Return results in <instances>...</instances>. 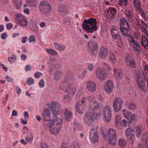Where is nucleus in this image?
I'll list each match as a JSON object with an SVG mask.
<instances>
[{
	"label": "nucleus",
	"mask_w": 148,
	"mask_h": 148,
	"mask_svg": "<svg viewBox=\"0 0 148 148\" xmlns=\"http://www.w3.org/2000/svg\"><path fill=\"white\" fill-rule=\"evenodd\" d=\"M126 62L127 65L131 68H134L136 66L135 63L133 60L129 56H127L125 58Z\"/></svg>",
	"instance_id": "a878e982"
},
{
	"label": "nucleus",
	"mask_w": 148,
	"mask_h": 148,
	"mask_svg": "<svg viewBox=\"0 0 148 148\" xmlns=\"http://www.w3.org/2000/svg\"><path fill=\"white\" fill-rule=\"evenodd\" d=\"M125 14L128 20L130 21H132V15L131 14V13L128 12L126 13Z\"/></svg>",
	"instance_id": "6e6d98bb"
},
{
	"label": "nucleus",
	"mask_w": 148,
	"mask_h": 148,
	"mask_svg": "<svg viewBox=\"0 0 148 148\" xmlns=\"http://www.w3.org/2000/svg\"><path fill=\"white\" fill-rule=\"evenodd\" d=\"M121 120V117L119 115H116L115 118V123L116 126L117 127L120 124Z\"/></svg>",
	"instance_id": "58836bf2"
},
{
	"label": "nucleus",
	"mask_w": 148,
	"mask_h": 148,
	"mask_svg": "<svg viewBox=\"0 0 148 148\" xmlns=\"http://www.w3.org/2000/svg\"><path fill=\"white\" fill-rule=\"evenodd\" d=\"M45 82L43 79H41L38 83L39 86L41 88H43L45 86Z\"/></svg>",
	"instance_id": "3c124183"
},
{
	"label": "nucleus",
	"mask_w": 148,
	"mask_h": 148,
	"mask_svg": "<svg viewBox=\"0 0 148 148\" xmlns=\"http://www.w3.org/2000/svg\"><path fill=\"white\" fill-rule=\"evenodd\" d=\"M114 76L116 80H120L123 77L122 70L120 69L114 68Z\"/></svg>",
	"instance_id": "412c9836"
},
{
	"label": "nucleus",
	"mask_w": 148,
	"mask_h": 148,
	"mask_svg": "<svg viewBox=\"0 0 148 148\" xmlns=\"http://www.w3.org/2000/svg\"><path fill=\"white\" fill-rule=\"evenodd\" d=\"M138 23L142 31L145 33H147V27L145 23L143 21H140L138 22Z\"/></svg>",
	"instance_id": "c756f323"
},
{
	"label": "nucleus",
	"mask_w": 148,
	"mask_h": 148,
	"mask_svg": "<svg viewBox=\"0 0 148 148\" xmlns=\"http://www.w3.org/2000/svg\"><path fill=\"white\" fill-rule=\"evenodd\" d=\"M39 25L41 28H44L46 26V24L44 22H41L39 23Z\"/></svg>",
	"instance_id": "338daca9"
},
{
	"label": "nucleus",
	"mask_w": 148,
	"mask_h": 148,
	"mask_svg": "<svg viewBox=\"0 0 148 148\" xmlns=\"http://www.w3.org/2000/svg\"><path fill=\"white\" fill-rule=\"evenodd\" d=\"M83 110V107L80 104L79 102H77L76 104L75 110L76 112L79 114H81L82 113Z\"/></svg>",
	"instance_id": "473e14b6"
},
{
	"label": "nucleus",
	"mask_w": 148,
	"mask_h": 148,
	"mask_svg": "<svg viewBox=\"0 0 148 148\" xmlns=\"http://www.w3.org/2000/svg\"><path fill=\"white\" fill-rule=\"evenodd\" d=\"M134 131L131 128L127 129L125 131L126 137L129 143L132 145L135 140V137L134 135Z\"/></svg>",
	"instance_id": "9b49d317"
},
{
	"label": "nucleus",
	"mask_w": 148,
	"mask_h": 148,
	"mask_svg": "<svg viewBox=\"0 0 148 148\" xmlns=\"http://www.w3.org/2000/svg\"><path fill=\"white\" fill-rule=\"evenodd\" d=\"M119 144L121 147H124L126 146V142L124 139H120L119 140Z\"/></svg>",
	"instance_id": "ea45409f"
},
{
	"label": "nucleus",
	"mask_w": 148,
	"mask_h": 148,
	"mask_svg": "<svg viewBox=\"0 0 148 148\" xmlns=\"http://www.w3.org/2000/svg\"><path fill=\"white\" fill-rule=\"evenodd\" d=\"M56 111H52L53 116L51 119L50 111L47 108L43 110L42 118L44 123L49 128L51 134L56 135L60 132L62 125V120L59 115L56 114Z\"/></svg>",
	"instance_id": "f257e3e1"
},
{
	"label": "nucleus",
	"mask_w": 148,
	"mask_h": 148,
	"mask_svg": "<svg viewBox=\"0 0 148 148\" xmlns=\"http://www.w3.org/2000/svg\"><path fill=\"white\" fill-rule=\"evenodd\" d=\"M147 136V133L144 132L141 137L143 143L139 144L137 148H148Z\"/></svg>",
	"instance_id": "f3484780"
},
{
	"label": "nucleus",
	"mask_w": 148,
	"mask_h": 148,
	"mask_svg": "<svg viewBox=\"0 0 148 148\" xmlns=\"http://www.w3.org/2000/svg\"><path fill=\"white\" fill-rule=\"evenodd\" d=\"M128 108L130 110L133 111L136 109V106L133 103H131L129 104Z\"/></svg>",
	"instance_id": "c03bdc74"
},
{
	"label": "nucleus",
	"mask_w": 148,
	"mask_h": 148,
	"mask_svg": "<svg viewBox=\"0 0 148 148\" xmlns=\"http://www.w3.org/2000/svg\"><path fill=\"white\" fill-rule=\"evenodd\" d=\"M34 80L33 78L31 77H29L26 83L28 85H31L34 84Z\"/></svg>",
	"instance_id": "09e8293b"
},
{
	"label": "nucleus",
	"mask_w": 148,
	"mask_h": 148,
	"mask_svg": "<svg viewBox=\"0 0 148 148\" xmlns=\"http://www.w3.org/2000/svg\"><path fill=\"white\" fill-rule=\"evenodd\" d=\"M129 40L130 44L132 46L135 52L138 55L141 54V48L137 41L132 36H130Z\"/></svg>",
	"instance_id": "6e6552de"
},
{
	"label": "nucleus",
	"mask_w": 148,
	"mask_h": 148,
	"mask_svg": "<svg viewBox=\"0 0 148 148\" xmlns=\"http://www.w3.org/2000/svg\"><path fill=\"white\" fill-rule=\"evenodd\" d=\"M113 84L111 80H109L105 83L104 86V90L107 93H110L112 92L113 89Z\"/></svg>",
	"instance_id": "6ab92c4d"
},
{
	"label": "nucleus",
	"mask_w": 148,
	"mask_h": 148,
	"mask_svg": "<svg viewBox=\"0 0 148 148\" xmlns=\"http://www.w3.org/2000/svg\"><path fill=\"white\" fill-rule=\"evenodd\" d=\"M116 9L114 8H109L106 13V16L109 19L114 17Z\"/></svg>",
	"instance_id": "5701e85b"
},
{
	"label": "nucleus",
	"mask_w": 148,
	"mask_h": 148,
	"mask_svg": "<svg viewBox=\"0 0 148 148\" xmlns=\"http://www.w3.org/2000/svg\"><path fill=\"white\" fill-rule=\"evenodd\" d=\"M76 90L75 87L72 85H70L67 87L66 90L69 96L73 97L75 95Z\"/></svg>",
	"instance_id": "393cba45"
},
{
	"label": "nucleus",
	"mask_w": 148,
	"mask_h": 148,
	"mask_svg": "<svg viewBox=\"0 0 148 148\" xmlns=\"http://www.w3.org/2000/svg\"><path fill=\"white\" fill-rule=\"evenodd\" d=\"M34 138V136L31 132H28L26 136L25 137V140L27 141V142L29 143H32L33 140Z\"/></svg>",
	"instance_id": "7c9ffc66"
},
{
	"label": "nucleus",
	"mask_w": 148,
	"mask_h": 148,
	"mask_svg": "<svg viewBox=\"0 0 148 148\" xmlns=\"http://www.w3.org/2000/svg\"><path fill=\"white\" fill-rule=\"evenodd\" d=\"M120 22L121 31L124 36H126L127 33V30L128 28V23L124 18L121 19Z\"/></svg>",
	"instance_id": "ddd939ff"
},
{
	"label": "nucleus",
	"mask_w": 148,
	"mask_h": 148,
	"mask_svg": "<svg viewBox=\"0 0 148 148\" xmlns=\"http://www.w3.org/2000/svg\"><path fill=\"white\" fill-rule=\"evenodd\" d=\"M127 0H119L118 5L120 6H125L127 5Z\"/></svg>",
	"instance_id": "37998d69"
},
{
	"label": "nucleus",
	"mask_w": 148,
	"mask_h": 148,
	"mask_svg": "<svg viewBox=\"0 0 148 148\" xmlns=\"http://www.w3.org/2000/svg\"><path fill=\"white\" fill-rule=\"evenodd\" d=\"M82 25V29L88 33H92L97 30V20L95 18L84 20Z\"/></svg>",
	"instance_id": "7ed1b4c3"
},
{
	"label": "nucleus",
	"mask_w": 148,
	"mask_h": 148,
	"mask_svg": "<svg viewBox=\"0 0 148 148\" xmlns=\"http://www.w3.org/2000/svg\"><path fill=\"white\" fill-rule=\"evenodd\" d=\"M111 34L112 36V38L114 39H116L119 38V36L118 35L116 34L113 31L111 32Z\"/></svg>",
	"instance_id": "603ef678"
},
{
	"label": "nucleus",
	"mask_w": 148,
	"mask_h": 148,
	"mask_svg": "<svg viewBox=\"0 0 148 148\" xmlns=\"http://www.w3.org/2000/svg\"><path fill=\"white\" fill-rule=\"evenodd\" d=\"M5 78L7 81H8L9 82L12 83L13 81V79L12 78L8 76H6Z\"/></svg>",
	"instance_id": "052dcab7"
},
{
	"label": "nucleus",
	"mask_w": 148,
	"mask_h": 148,
	"mask_svg": "<svg viewBox=\"0 0 148 148\" xmlns=\"http://www.w3.org/2000/svg\"><path fill=\"white\" fill-rule=\"evenodd\" d=\"M74 131H79L82 129L81 126L78 123H75L74 124Z\"/></svg>",
	"instance_id": "79ce46f5"
},
{
	"label": "nucleus",
	"mask_w": 148,
	"mask_h": 148,
	"mask_svg": "<svg viewBox=\"0 0 148 148\" xmlns=\"http://www.w3.org/2000/svg\"><path fill=\"white\" fill-rule=\"evenodd\" d=\"M28 40L30 42H34L36 40V38L34 35H32L29 37Z\"/></svg>",
	"instance_id": "de8ad7c7"
},
{
	"label": "nucleus",
	"mask_w": 148,
	"mask_h": 148,
	"mask_svg": "<svg viewBox=\"0 0 148 148\" xmlns=\"http://www.w3.org/2000/svg\"><path fill=\"white\" fill-rule=\"evenodd\" d=\"M136 79L139 88L144 92H147V89L145 83V77L143 71L138 72L137 73Z\"/></svg>",
	"instance_id": "20e7f679"
},
{
	"label": "nucleus",
	"mask_w": 148,
	"mask_h": 148,
	"mask_svg": "<svg viewBox=\"0 0 148 148\" xmlns=\"http://www.w3.org/2000/svg\"><path fill=\"white\" fill-rule=\"evenodd\" d=\"M27 4H24V7L26 8L28 5L34 8H36L37 5V0H26Z\"/></svg>",
	"instance_id": "bb28decb"
},
{
	"label": "nucleus",
	"mask_w": 148,
	"mask_h": 148,
	"mask_svg": "<svg viewBox=\"0 0 148 148\" xmlns=\"http://www.w3.org/2000/svg\"><path fill=\"white\" fill-rule=\"evenodd\" d=\"M102 134L104 139L107 140L109 143L112 145H115L116 141V134L115 130L113 129H109L108 134L106 136L103 132Z\"/></svg>",
	"instance_id": "39448f33"
},
{
	"label": "nucleus",
	"mask_w": 148,
	"mask_h": 148,
	"mask_svg": "<svg viewBox=\"0 0 148 148\" xmlns=\"http://www.w3.org/2000/svg\"><path fill=\"white\" fill-rule=\"evenodd\" d=\"M74 75L72 73L69 74V73L67 74L65 77V79H68L71 80H73L74 79Z\"/></svg>",
	"instance_id": "a18cd8bd"
},
{
	"label": "nucleus",
	"mask_w": 148,
	"mask_h": 148,
	"mask_svg": "<svg viewBox=\"0 0 148 148\" xmlns=\"http://www.w3.org/2000/svg\"><path fill=\"white\" fill-rule=\"evenodd\" d=\"M71 96L68 95H66L64 96V101L65 102L67 103L70 102L71 100Z\"/></svg>",
	"instance_id": "49530a36"
},
{
	"label": "nucleus",
	"mask_w": 148,
	"mask_h": 148,
	"mask_svg": "<svg viewBox=\"0 0 148 148\" xmlns=\"http://www.w3.org/2000/svg\"><path fill=\"white\" fill-rule=\"evenodd\" d=\"M13 3L16 9H20L22 5L21 0H13Z\"/></svg>",
	"instance_id": "72a5a7b5"
},
{
	"label": "nucleus",
	"mask_w": 148,
	"mask_h": 148,
	"mask_svg": "<svg viewBox=\"0 0 148 148\" xmlns=\"http://www.w3.org/2000/svg\"><path fill=\"white\" fill-rule=\"evenodd\" d=\"M97 77L101 81L104 80L107 77V75L103 69L101 68H99L96 71Z\"/></svg>",
	"instance_id": "dca6fc26"
},
{
	"label": "nucleus",
	"mask_w": 148,
	"mask_h": 148,
	"mask_svg": "<svg viewBox=\"0 0 148 148\" xmlns=\"http://www.w3.org/2000/svg\"><path fill=\"white\" fill-rule=\"evenodd\" d=\"M54 79L55 80H58L60 79L62 77V73L60 71H56L54 75Z\"/></svg>",
	"instance_id": "4c0bfd02"
},
{
	"label": "nucleus",
	"mask_w": 148,
	"mask_h": 148,
	"mask_svg": "<svg viewBox=\"0 0 148 148\" xmlns=\"http://www.w3.org/2000/svg\"><path fill=\"white\" fill-rule=\"evenodd\" d=\"M7 37V34L6 33H3L1 34V38L3 40L5 39Z\"/></svg>",
	"instance_id": "e2e57ef3"
},
{
	"label": "nucleus",
	"mask_w": 148,
	"mask_h": 148,
	"mask_svg": "<svg viewBox=\"0 0 148 148\" xmlns=\"http://www.w3.org/2000/svg\"><path fill=\"white\" fill-rule=\"evenodd\" d=\"M86 72L87 70L86 69H85L82 72L81 75H79L78 76V78L80 79L83 78L85 77L86 74Z\"/></svg>",
	"instance_id": "8fccbe9b"
},
{
	"label": "nucleus",
	"mask_w": 148,
	"mask_h": 148,
	"mask_svg": "<svg viewBox=\"0 0 148 148\" xmlns=\"http://www.w3.org/2000/svg\"><path fill=\"white\" fill-rule=\"evenodd\" d=\"M56 62V60H55L53 58L50 60L48 62V64H49V66H51L53 65H54Z\"/></svg>",
	"instance_id": "864d4df0"
},
{
	"label": "nucleus",
	"mask_w": 148,
	"mask_h": 148,
	"mask_svg": "<svg viewBox=\"0 0 148 148\" xmlns=\"http://www.w3.org/2000/svg\"><path fill=\"white\" fill-rule=\"evenodd\" d=\"M28 38V37L27 36L23 37L21 39V42L23 44L25 43Z\"/></svg>",
	"instance_id": "680f3d73"
},
{
	"label": "nucleus",
	"mask_w": 148,
	"mask_h": 148,
	"mask_svg": "<svg viewBox=\"0 0 148 148\" xmlns=\"http://www.w3.org/2000/svg\"><path fill=\"white\" fill-rule=\"evenodd\" d=\"M88 49L92 55H96L97 54L99 46L94 41H91L88 43Z\"/></svg>",
	"instance_id": "4468645a"
},
{
	"label": "nucleus",
	"mask_w": 148,
	"mask_h": 148,
	"mask_svg": "<svg viewBox=\"0 0 148 148\" xmlns=\"http://www.w3.org/2000/svg\"><path fill=\"white\" fill-rule=\"evenodd\" d=\"M109 57L111 62L114 64L115 63L116 60L115 54L112 52H110L109 55Z\"/></svg>",
	"instance_id": "e433bc0d"
},
{
	"label": "nucleus",
	"mask_w": 148,
	"mask_h": 148,
	"mask_svg": "<svg viewBox=\"0 0 148 148\" xmlns=\"http://www.w3.org/2000/svg\"><path fill=\"white\" fill-rule=\"evenodd\" d=\"M133 131H134L137 137H139L141 135L143 130V128L142 125H138L137 126H133Z\"/></svg>",
	"instance_id": "b1692460"
},
{
	"label": "nucleus",
	"mask_w": 148,
	"mask_h": 148,
	"mask_svg": "<svg viewBox=\"0 0 148 148\" xmlns=\"http://www.w3.org/2000/svg\"><path fill=\"white\" fill-rule=\"evenodd\" d=\"M38 8L40 12L43 15L48 14L51 10V5L48 2L45 1L40 2Z\"/></svg>",
	"instance_id": "423d86ee"
},
{
	"label": "nucleus",
	"mask_w": 148,
	"mask_h": 148,
	"mask_svg": "<svg viewBox=\"0 0 148 148\" xmlns=\"http://www.w3.org/2000/svg\"><path fill=\"white\" fill-rule=\"evenodd\" d=\"M41 148H49L48 145L45 143H42L41 144Z\"/></svg>",
	"instance_id": "0e129e2a"
},
{
	"label": "nucleus",
	"mask_w": 148,
	"mask_h": 148,
	"mask_svg": "<svg viewBox=\"0 0 148 148\" xmlns=\"http://www.w3.org/2000/svg\"><path fill=\"white\" fill-rule=\"evenodd\" d=\"M25 71H27L31 70L32 69L30 65H26L25 66Z\"/></svg>",
	"instance_id": "69168bd1"
},
{
	"label": "nucleus",
	"mask_w": 148,
	"mask_h": 148,
	"mask_svg": "<svg viewBox=\"0 0 148 148\" xmlns=\"http://www.w3.org/2000/svg\"><path fill=\"white\" fill-rule=\"evenodd\" d=\"M64 114L65 116L66 121L68 122L69 121L70 118L72 115L71 112L68 109H65L64 112Z\"/></svg>",
	"instance_id": "f704fd0d"
},
{
	"label": "nucleus",
	"mask_w": 148,
	"mask_h": 148,
	"mask_svg": "<svg viewBox=\"0 0 148 148\" xmlns=\"http://www.w3.org/2000/svg\"><path fill=\"white\" fill-rule=\"evenodd\" d=\"M6 28L8 30H10L13 27V25L11 23H8L6 26Z\"/></svg>",
	"instance_id": "13d9d810"
},
{
	"label": "nucleus",
	"mask_w": 148,
	"mask_h": 148,
	"mask_svg": "<svg viewBox=\"0 0 148 148\" xmlns=\"http://www.w3.org/2000/svg\"><path fill=\"white\" fill-rule=\"evenodd\" d=\"M58 9L60 12H62L65 14L69 13V10L68 7L64 5H60L58 7Z\"/></svg>",
	"instance_id": "c85d7f7f"
},
{
	"label": "nucleus",
	"mask_w": 148,
	"mask_h": 148,
	"mask_svg": "<svg viewBox=\"0 0 148 148\" xmlns=\"http://www.w3.org/2000/svg\"><path fill=\"white\" fill-rule=\"evenodd\" d=\"M141 44L146 49H148V41L145 36L142 37Z\"/></svg>",
	"instance_id": "2f4dec72"
},
{
	"label": "nucleus",
	"mask_w": 148,
	"mask_h": 148,
	"mask_svg": "<svg viewBox=\"0 0 148 148\" xmlns=\"http://www.w3.org/2000/svg\"><path fill=\"white\" fill-rule=\"evenodd\" d=\"M123 104L122 99L120 97L115 98L113 101L112 107L114 111L118 112L121 109Z\"/></svg>",
	"instance_id": "1a4fd4ad"
},
{
	"label": "nucleus",
	"mask_w": 148,
	"mask_h": 148,
	"mask_svg": "<svg viewBox=\"0 0 148 148\" xmlns=\"http://www.w3.org/2000/svg\"><path fill=\"white\" fill-rule=\"evenodd\" d=\"M98 127L95 126L94 128H92L90 130L89 137L91 142L92 143L98 142L99 140V137L97 134V129Z\"/></svg>",
	"instance_id": "f8f14e48"
},
{
	"label": "nucleus",
	"mask_w": 148,
	"mask_h": 148,
	"mask_svg": "<svg viewBox=\"0 0 148 148\" xmlns=\"http://www.w3.org/2000/svg\"><path fill=\"white\" fill-rule=\"evenodd\" d=\"M47 53L49 54L52 56H57L58 54V52L55 50L52 49H45Z\"/></svg>",
	"instance_id": "c9c22d12"
},
{
	"label": "nucleus",
	"mask_w": 148,
	"mask_h": 148,
	"mask_svg": "<svg viewBox=\"0 0 148 148\" xmlns=\"http://www.w3.org/2000/svg\"><path fill=\"white\" fill-rule=\"evenodd\" d=\"M8 60L10 63H12L16 60V57L14 54H13L11 57H8Z\"/></svg>",
	"instance_id": "a19ab883"
},
{
	"label": "nucleus",
	"mask_w": 148,
	"mask_h": 148,
	"mask_svg": "<svg viewBox=\"0 0 148 148\" xmlns=\"http://www.w3.org/2000/svg\"><path fill=\"white\" fill-rule=\"evenodd\" d=\"M87 100L88 102V109L89 111L86 112L84 117L85 122L88 125H90L94 122V119L99 117L101 114L99 112L100 110L99 104L95 100L94 96H88Z\"/></svg>",
	"instance_id": "f03ea898"
},
{
	"label": "nucleus",
	"mask_w": 148,
	"mask_h": 148,
	"mask_svg": "<svg viewBox=\"0 0 148 148\" xmlns=\"http://www.w3.org/2000/svg\"><path fill=\"white\" fill-rule=\"evenodd\" d=\"M24 12L26 14H29V10L28 8H25L23 10Z\"/></svg>",
	"instance_id": "774afa93"
},
{
	"label": "nucleus",
	"mask_w": 148,
	"mask_h": 148,
	"mask_svg": "<svg viewBox=\"0 0 148 148\" xmlns=\"http://www.w3.org/2000/svg\"><path fill=\"white\" fill-rule=\"evenodd\" d=\"M103 117L106 122H109L111 119V109L110 107L106 105L103 109Z\"/></svg>",
	"instance_id": "9d476101"
},
{
	"label": "nucleus",
	"mask_w": 148,
	"mask_h": 148,
	"mask_svg": "<svg viewBox=\"0 0 148 148\" xmlns=\"http://www.w3.org/2000/svg\"><path fill=\"white\" fill-rule=\"evenodd\" d=\"M108 53V49L106 48H100L99 52V56L101 59L105 60L107 58Z\"/></svg>",
	"instance_id": "4be33fe9"
},
{
	"label": "nucleus",
	"mask_w": 148,
	"mask_h": 148,
	"mask_svg": "<svg viewBox=\"0 0 148 148\" xmlns=\"http://www.w3.org/2000/svg\"><path fill=\"white\" fill-rule=\"evenodd\" d=\"M55 48L57 50L60 51H64L66 49V46L62 44H59L57 43H53Z\"/></svg>",
	"instance_id": "cd10ccee"
},
{
	"label": "nucleus",
	"mask_w": 148,
	"mask_h": 148,
	"mask_svg": "<svg viewBox=\"0 0 148 148\" xmlns=\"http://www.w3.org/2000/svg\"><path fill=\"white\" fill-rule=\"evenodd\" d=\"M63 22L64 23H70V19L69 17H65L63 19Z\"/></svg>",
	"instance_id": "bf43d9fd"
},
{
	"label": "nucleus",
	"mask_w": 148,
	"mask_h": 148,
	"mask_svg": "<svg viewBox=\"0 0 148 148\" xmlns=\"http://www.w3.org/2000/svg\"><path fill=\"white\" fill-rule=\"evenodd\" d=\"M94 68V65L92 64H89L87 66V69L89 71H92Z\"/></svg>",
	"instance_id": "4d7b16f0"
},
{
	"label": "nucleus",
	"mask_w": 148,
	"mask_h": 148,
	"mask_svg": "<svg viewBox=\"0 0 148 148\" xmlns=\"http://www.w3.org/2000/svg\"><path fill=\"white\" fill-rule=\"evenodd\" d=\"M42 73L39 72H36L34 74V76L36 78H40L42 75Z\"/></svg>",
	"instance_id": "5fc2aeb1"
},
{
	"label": "nucleus",
	"mask_w": 148,
	"mask_h": 148,
	"mask_svg": "<svg viewBox=\"0 0 148 148\" xmlns=\"http://www.w3.org/2000/svg\"><path fill=\"white\" fill-rule=\"evenodd\" d=\"M16 18L23 27H26L27 25L28 22L26 19L21 14L17 13L15 14Z\"/></svg>",
	"instance_id": "2eb2a0df"
},
{
	"label": "nucleus",
	"mask_w": 148,
	"mask_h": 148,
	"mask_svg": "<svg viewBox=\"0 0 148 148\" xmlns=\"http://www.w3.org/2000/svg\"><path fill=\"white\" fill-rule=\"evenodd\" d=\"M86 89L89 92H95L96 90L97 86L95 83L92 81H88L86 83Z\"/></svg>",
	"instance_id": "aec40b11"
},
{
	"label": "nucleus",
	"mask_w": 148,
	"mask_h": 148,
	"mask_svg": "<svg viewBox=\"0 0 148 148\" xmlns=\"http://www.w3.org/2000/svg\"><path fill=\"white\" fill-rule=\"evenodd\" d=\"M122 112L124 116L129 121V122L135 124L136 123L138 118V116L136 114L132 113L126 110L123 109Z\"/></svg>",
	"instance_id": "0eeeda50"
},
{
	"label": "nucleus",
	"mask_w": 148,
	"mask_h": 148,
	"mask_svg": "<svg viewBox=\"0 0 148 148\" xmlns=\"http://www.w3.org/2000/svg\"><path fill=\"white\" fill-rule=\"evenodd\" d=\"M47 106L51 109L52 112V111H56V114L59 115L60 111L58 109L60 108V106L59 103L55 101H52L47 104Z\"/></svg>",
	"instance_id": "a211bd4d"
}]
</instances>
